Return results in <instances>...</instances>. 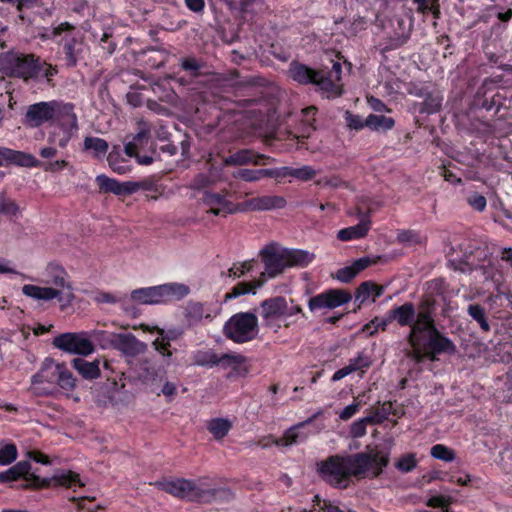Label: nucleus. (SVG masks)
Wrapping results in <instances>:
<instances>
[{
	"label": "nucleus",
	"instance_id": "1",
	"mask_svg": "<svg viewBox=\"0 0 512 512\" xmlns=\"http://www.w3.org/2000/svg\"><path fill=\"white\" fill-rule=\"evenodd\" d=\"M46 286L26 284L22 293L35 301L48 302L56 299L60 309L68 308L75 299L73 284L67 271L56 263H50L45 270Z\"/></svg>",
	"mask_w": 512,
	"mask_h": 512
},
{
	"label": "nucleus",
	"instance_id": "2",
	"mask_svg": "<svg viewBox=\"0 0 512 512\" xmlns=\"http://www.w3.org/2000/svg\"><path fill=\"white\" fill-rule=\"evenodd\" d=\"M448 263L463 273L481 271L485 280L493 279L496 272L487 247L475 240L464 239L456 248L452 247L448 254Z\"/></svg>",
	"mask_w": 512,
	"mask_h": 512
},
{
	"label": "nucleus",
	"instance_id": "3",
	"mask_svg": "<svg viewBox=\"0 0 512 512\" xmlns=\"http://www.w3.org/2000/svg\"><path fill=\"white\" fill-rule=\"evenodd\" d=\"M75 378L65 363L45 358L39 371L31 377L30 392L35 396L52 395L59 387L66 391L75 388Z\"/></svg>",
	"mask_w": 512,
	"mask_h": 512
},
{
	"label": "nucleus",
	"instance_id": "4",
	"mask_svg": "<svg viewBox=\"0 0 512 512\" xmlns=\"http://www.w3.org/2000/svg\"><path fill=\"white\" fill-rule=\"evenodd\" d=\"M413 349L414 358L421 362L435 361L439 355H453L457 351L454 342L438 328L429 330L415 338H407Z\"/></svg>",
	"mask_w": 512,
	"mask_h": 512
},
{
	"label": "nucleus",
	"instance_id": "5",
	"mask_svg": "<svg viewBox=\"0 0 512 512\" xmlns=\"http://www.w3.org/2000/svg\"><path fill=\"white\" fill-rule=\"evenodd\" d=\"M157 487L175 497L190 501L210 502L217 497L227 494L224 489H211L202 483L186 479H171L159 481Z\"/></svg>",
	"mask_w": 512,
	"mask_h": 512
},
{
	"label": "nucleus",
	"instance_id": "6",
	"mask_svg": "<svg viewBox=\"0 0 512 512\" xmlns=\"http://www.w3.org/2000/svg\"><path fill=\"white\" fill-rule=\"evenodd\" d=\"M190 289L182 283H166L157 286L135 289L130 294L133 302L143 305H157L180 300L187 296Z\"/></svg>",
	"mask_w": 512,
	"mask_h": 512
},
{
	"label": "nucleus",
	"instance_id": "7",
	"mask_svg": "<svg viewBox=\"0 0 512 512\" xmlns=\"http://www.w3.org/2000/svg\"><path fill=\"white\" fill-rule=\"evenodd\" d=\"M317 472L320 477L336 488H346L352 475V457L334 455L317 463Z\"/></svg>",
	"mask_w": 512,
	"mask_h": 512
},
{
	"label": "nucleus",
	"instance_id": "8",
	"mask_svg": "<svg viewBox=\"0 0 512 512\" xmlns=\"http://www.w3.org/2000/svg\"><path fill=\"white\" fill-rule=\"evenodd\" d=\"M224 335L235 343L253 340L258 332V319L250 312H240L231 316L223 327Z\"/></svg>",
	"mask_w": 512,
	"mask_h": 512
},
{
	"label": "nucleus",
	"instance_id": "9",
	"mask_svg": "<svg viewBox=\"0 0 512 512\" xmlns=\"http://www.w3.org/2000/svg\"><path fill=\"white\" fill-rule=\"evenodd\" d=\"M39 68V61L33 55L13 51L0 55V71L8 76L28 80L39 73Z\"/></svg>",
	"mask_w": 512,
	"mask_h": 512
},
{
	"label": "nucleus",
	"instance_id": "10",
	"mask_svg": "<svg viewBox=\"0 0 512 512\" xmlns=\"http://www.w3.org/2000/svg\"><path fill=\"white\" fill-rule=\"evenodd\" d=\"M72 103L51 100L31 104L27 107L24 123L29 127H40L45 123L52 124L64 113Z\"/></svg>",
	"mask_w": 512,
	"mask_h": 512
},
{
	"label": "nucleus",
	"instance_id": "11",
	"mask_svg": "<svg viewBox=\"0 0 512 512\" xmlns=\"http://www.w3.org/2000/svg\"><path fill=\"white\" fill-rule=\"evenodd\" d=\"M78 129V118L74 111V105L72 104L51 124L48 142L65 148L72 137L77 133Z\"/></svg>",
	"mask_w": 512,
	"mask_h": 512
},
{
	"label": "nucleus",
	"instance_id": "12",
	"mask_svg": "<svg viewBox=\"0 0 512 512\" xmlns=\"http://www.w3.org/2000/svg\"><path fill=\"white\" fill-rule=\"evenodd\" d=\"M320 414L321 412L318 411L307 420L290 427L281 438L273 439L272 444L276 446H291L305 442L310 435L317 434L325 428L324 423L315 422Z\"/></svg>",
	"mask_w": 512,
	"mask_h": 512
},
{
	"label": "nucleus",
	"instance_id": "13",
	"mask_svg": "<svg viewBox=\"0 0 512 512\" xmlns=\"http://www.w3.org/2000/svg\"><path fill=\"white\" fill-rule=\"evenodd\" d=\"M416 310L415 306L412 302H405L400 306L393 307L386 314V319L380 321L377 326H374V329L371 330L372 325L375 324L378 319L376 318L371 323L366 324L362 331L366 334L372 335L374 332L381 328L385 330L388 323L392 321H396L401 327H410L413 329V325L415 323Z\"/></svg>",
	"mask_w": 512,
	"mask_h": 512
},
{
	"label": "nucleus",
	"instance_id": "14",
	"mask_svg": "<svg viewBox=\"0 0 512 512\" xmlns=\"http://www.w3.org/2000/svg\"><path fill=\"white\" fill-rule=\"evenodd\" d=\"M53 345L67 353L88 356L95 351L88 331L63 333L53 339Z\"/></svg>",
	"mask_w": 512,
	"mask_h": 512
},
{
	"label": "nucleus",
	"instance_id": "15",
	"mask_svg": "<svg viewBox=\"0 0 512 512\" xmlns=\"http://www.w3.org/2000/svg\"><path fill=\"white\" fill-rule=\"evenodd\" d=\"M389 463L386 454H354V478H376Z\"/></svg>",
	"mask_w": 512,
	"mask_h": 512
},
{
	"label": "nucleus",
	"instance_id": "16",
	"mask_svg": "<svg viewBox=\"0 0 512 512\" xmlns=\"http://www.w3.org/2000/svg\"><path fill=\"white\" fill-rule=\"evenodd\" d=\"M435 309L436 300L434 298L426 297L420 301L413 329H410L407 338H415L420 336V334H425V332L437 328L434 319Z\"/></svg>",
	"mask_w": 512,
	"mask_h": 512
},
{
	"label": "nucleus",
	"instance_id": "17",
	"mask_svg": "<svg viewBox=\"0 0 512 512\" xmlns=\"http://www.w3.org/2000/svg\"><path fill=\"white\" fill-rule=\"evenodd\" d=\"M220 311L221 307L217 302L190 301L185 307L184 317L190 326H196L213 321Z\"/></svg>",
	"mask_w": 512,
	"mask_h": 512
},
{
	"label": "nucleus",
	"instance_id": "18",
	"mask_svg": "<svg viewBox=\"0 0 512 512\" xmlns=\"http://www.w3.org/2000/svg\"><path fill=\"white\" fill-rule=\"evenodd\" d=\"M260 255L265 266L263 275L273 278L287 268L285 248L276 243L266 245L260 251Z\"/></svg>",
	"mask_w": 512,
	"mask_h": 512
},
{
	"label": "nucleus",
	"instance_id": "19",
	"mask_svg": "<svg viewBox=\"0 0 512 512\" xmlns=\"http://www.w3.org/2000/svg\"><path fill=\"white\" fill-rule=\"evenodd\" d=\"M350 299V293L343 289H329L311 297L308 301V307L312 312L334 309L349 302Z\"/></svg>",
	"mask_w": 512,
	"mask_h": 512
},
{
	"label": "nucleus",
	"instance_id": "20",
	"mask_svg": "<svg viewBox=\"0 0 512 512\" xmlns=\"http://www.w3.org/2000/svg\"><path fill=\"white\" fill-rule=\"evenodd\" d=\"M333 63L331 71L326 75L324 72H316L312 84L327 93V97L340 94L339 81L341 79L342 66L339 61L331 60Z\"/></svg>",
	"mask_w": 512,
	"mask_h": 512
},
{
	"label": "nucleus",
	"instance_id": "21",
	"mask_svg": "<svg viewBox=\"0 0 512 512\" xmlns=\"http://www.w3.org/2000/svg\"><path fill=\"white\" fill-rule=\"evenodd\" d=\"M395 126V120L385 115L370 114L366 118L354 115V131L361 130L365 127L376 132H386Z\"/></svg>",
	"mask_w": 512,
	"mask_h": 512
},
{
	"label": "nucleus",
	"instance_id": "22",
	"mask_svg": "<svg viewBox=\"0 0 512 512\" xmlns=\"http://www.w3.org/2000/svg\"><path fill=\"white\" fill-rule=\"evenodd\" d=\"M203 203L208 207V212L215 216L225 217L237 211L233 203L219 193L205 192Z\"/></svg>",
	"mask_w": 512,
	"mask_h": 512
},
{
	"label": "nucleus",
	"instance_id": "23",
	"mask_svg": "<svg viewBox=\"0 0 512 512\" xmlns=\"http://www.w3.org/2000/svg\"><path fill=\"white\" fill-rule=\"evenodd\" d=\"M113 348L126 356L134 357L144 353L147 345L131 333H117Z\"/></svg>",
	"mask_w": 512,
	"mask_h": 512
},
{
	"label": "nucleus",
	"instance_id": "24",
	"mask_svg": "<svg viewBox=\"0 0 512 512\" xmlns=\"http://www.w3.org/2000/svg\"><path fill=\"white\" fill-rule=\"evenodd\" d=\"M17 164L24 167H38L41 161L33 155L12 150L6 147H0V165Z\"/></svg>",
	"mask_w": 512,
	"mask_h": 512
},
{
	"label": "nucleus",
	"instance_id": "25",
	"mask_svg": "<svg viewBox=\"0 0 512 512\" xmlns=\"http://www.w3.org/2000/svg\"><path fill=\"white\" fill-rule=\"evenodd\" d=\"M287 201L283 196L263 195L248 199L245 201V209L251 211H268L274 209H282L286 206Z\"/></svg>",
	"mask_w": 512,
	"mask_h": 512
},
{
	"label": "nucleus",
	"instance_id": "26",
	"mask_svg": "<svg viewBox=\"0 0 512 512\" xmlns=\"http://www.w3.org/2000/svg\"><path fill=\"white\" fill-rule=\"evenodd\" d=\"M287 311V301L283 297H274L266 299L261 303L260 315L266 325H270L274 320L284 316Z\"/></svg>",
	"mask_w": 512,
	"mask_h": 512
},
{
	"label": "nucleus",
	"instance_id": "27",
	"mask_svg": "<svg viewBox=\"0 0 512 512\" xmlns=\"http://www.w3.org/2000/svg\"><path fill=\"white\" fill-rule=\"evenodd\" d=\"M499 82H501V79H485L474 96L473 106L475 108H482L487 111L493 110L494 102L491 101L490 95L493 93V86Z\"/></svg>",
	"mask_w": 512,
	"mask_h": 512
},
{
	"label": "nucleus",
	"instance_id": "28",
	"mask_svg": "<svg viewBox=\"0 0 512 512\" xmlns=\"http://www.w3.org/2000/svg\"><path fill=\"white\" fill-rule=\"evenodd\" d=\"M262 159H269V157L250 149H241L226 157L224 164L226 166L259 165Z\"/></svg>",
	"mask_w": 512,
	"mask_h": 512
},
{
	"label": "nucleus",
	"instance_id": "29",
	"mask_svg": "<svg viewBox=\"0 0 512 512\" xmlns=\"http://www.w3.org/2000/svg\"><path fill=\"white\" fill-rule=\"evenodd\" d=\"M384 292V288L372 281H365L354 290V302L359 301L360 304L367 302L374 303Z\"/></svg>",
	"mask_w": 512,
	"mask_h": 512
},
{
	"label": "nucleus",
	"instance_id": "30",
	"mask_svg": "<svg viewBox=\"0 0 512 512\" xmlns=\"http://www.w3.org/2000/svg\"><path fill=\"white\" fill-rule=\"evenodd\" d=\"M371 208L354 207V240L364 238L371 229Z\"/></svg>",
	"mask_w": 512,
	"mask_h": 512
},
{
	"label": "nucleus",
	"instance_id": "31",
	"mask_svg": "<svg viewBox=\"0 0 512 512\" xmlns=\"http://www.w3.org/2000/svg\"><path fill=\"white\" fill-rule=\"evenodd\" d=\"M316 108L314 106L307 107L302 110V123L303 129L300 133L295 134L294 137L298 140V148H304L306 150H315L316 148L309 146L303 142V139L310 137V132L314 129L313 123L315 120Z\"/></svg>",
	"mask_w": 512,
	"mask_h": 512
},
{
	"label": "nucleus",
	"instance_id": "32",
	"mask_svg": "<svg viewBox=\"0 0 512 512\" xmlns=\"http://www.w3.org/2000/svg\"><path fill=\"white\" fill-rule=\"evenodd\" d=\"M423 101L417 104V111L420 114H435L441 110L443 95L441 92L434 86L428 92V95H425Z\"/></svg>",
	"mask_w": 512,
	"mask_h": 512
},
{
	"label": "nucleus",
	"instance_id": "33",
	"mask_svg": "<svg viewBox=\"0 0 512 512\" xmlns=\"http://www.w3.org/2000/svg\"><path fill=\"white\" fill-rule=\"evenodd\" d=\"M286 265L288 267H305L309 265L313 259L314 254L301 249H288L285 248Z\"/></svg>",
	"mask_w": 512,
	"mask_h": 512
},
{
	"label": "nucleus",
	"instance_id": "34",
	"mask_svg": "<svg viewBox=\"0 0 512 512\" xmlns=\"http://www.w3.org/2000/svg\"><path fill=\"white\" fill-rule=\"evenodd\" d=\"M74 368L86 379H96L100 376L99 361L88 362L77 358L73 360Z\"/></svg>",
	"mask_w": 512,
	"mask_h": 512
},
{
	"label": "nucleus",
	"instance_id": "35",
	"mask_svg": "<svg viewBox=\"0 0 512 512\" xmlns=\"http://www.w3.org/2000/svg\"><path fill=\"white\" fill-rule=\"evenodd\" d=\"M316 72L317 71L299 63H291L289 68L290 77L300 84L312 83Z\"/></svg>",
	"mask_w": 512,
	"mask_h": 512
},
{
	"label": "nucleus",
	"instance_id": "36",
	"mask_svg": "<svg viewBox=\"0 0 512 512\" xmlns=\"http://www.w3.org/2000/svg\"><path fill=\"white\" fill-rule=\"evenodd\" d=\"M92 344L96 343L102 349L113 348L117 333L94 329L88 331Z\"/></svg>",
	"mask_w": 512,
	"mask_h": 512
},
{
	"label": "nucleus",
	"instance_id": "37",
	"mask_svg": "<svg viewBox=\"0 0 512 512\" xmlns=\"http://www.w3.org/2000/svg\"><path fill=\"white\" fill-rule=\"evenodd\" d=\"M468 315L476 321L483 332H489L491 330L485 308L477 303L469 304L467 307Z\"/></svg>",
	"mask_w": 512,
	"mask_h": 512
},
{
	"label": "nucleus",
	"instance_id": "38",
	"mask_svg": "<svg viewBox=\"0 0 512 512\" xmlns=\"http://www.w3.org/2000/svg\"><path fill=\"white\" fill-rule=\"evenodd\" d=\"M245 362V357L239 353L229 352L218 354L216 366L237 370Z\"/></svg>",
	"mask_w": 512,
	"mask_h": 512
},
{
	"label": "nucleus",
	"instance_id": "39",
	"mask_svg": "<svg viewBox=\"0 0 512 512\" xmlns=\"http://www.w3.org/2000/svg\"><path fill=\"white\" fill-rule=\"evenodd\" d=\"M232 427V423L225 418H214L208 422L207 429L215 439L224 438Z\"/></svg>",
	"mask_w": 512,
	"mask_h": 512
},
{
	"label": "nucleus",
	"instance_id": "40",
	"mask_svg": "<svg viewBox=\"0 0 512 512\" xmlns=\"http://www.w3.org/2000/svg\"><path fill=\"white\" fill-rule=\"evenodd\" d=\"M145 332H157V334L163 337V340L167 341H175L179 339L183 335V330L177 327H172L167 330L159 328L158 326H149L146 324H141L139 326Z\"/></svg>",
	"mask_w": 512,
	"mask_h": 512
},
{
	"label": "nucleus",
	"instance_id": "41",
	"mask_svg": "<svg viewBox=\"0 0 512 512\" xmlns=\"http://www.w3.org/2000/svg\"><path fill=\"white\" fill-rule=\"evenodd\" d=\"M218 354L211 349L197 350L193 352L192 360L193 364L203 367H214L217 363Z\"/></svg>",
	"mask_w": 512,
	"mask_h": 512
},
{
	"label": "nucleus",
	"instance_id": "42",
	"mask_svg": "<svg viewBox=\"0 0 512 512\" xmlns=\"http://www.w3.org/2000/svg\"><path fill=\"white\" fill-rule=\"evenodd\" d=\"M108 143L99 137H86L84 139V149L91 151L94 157H102L108 151Z\"/></svg>",
	"mask_w": 512,
	"mask_h": 512
},
{
	"label": "nucleus",
	"instance_id": "43",
	"mask_svg": "<svg viewBox=\"0 0 512 512\" xmlns=\"http://www.w3.org/2000/svg\"><path fill=\"white\" fill-rule=\"evenodd\" d=\"M392 408L393 403L391 401L384 402L366 416V421L370 424H382L391 415Z\"/></svg>",
	"mask_w": 512,
	"mask_h": 512
},
{
	"label": "nucleus",
	"instance_id": "44",
	"mask_svg": "<svg viewBox=\"0 0 512 512\" xmlns=\"http://www.w3.org/2000/svg\"><path fill=\"white\" fill-rule=\"evenodd\" d=\"M57 484L67 488L82 487L85 484L81 481L79 475L72 471H63L54 476Z\"/></svg>",
	"mask_w": 512,
	"mask_h": 512
},
{
	"label": "nucleus",
	"instance_id": "45",
	"mask_svg": "<svg viewBox=\"0 0 512 512\" xmlns=\"http://www.w3.org/2000/svg\"><path fill=\"white\" fill-rule=\"evenodd\" d=\"M262 285V282L255 281L252 283L241 282L234 286L229 293L225 295V299H234L247 293H255V290Z\"/></svg>",
	"mask_w": 512,
	"mask_h": 512
},
{
	"label": "nucleus",
	"instance_id": "46",
	"mask_svg": "<svg viewBox=\"0 0 512 512\" xmlns=\"http://www.w3.org/2000/svg\"><path fill=\"white\" fill-rule=\"evenodd\" d=\"M434 86L435 84L430 81H410L406 90L412 96L423 98Z\"/></svg>",
	"mask_w": 512,
	"mask_h": 512
},
{
	"label": "nucleus",
	"instance_id": "47",
	"mask_svg": "<svg viewBox=\"0 0 512 512\" xmlns=\"http://www.w3.org/2000/svg\"><path fill=\"white\" fill-rule=\"evenodd\" d=\"M96 183L99 186V189L103 192H111L115 195H121V183L115 179L102 174L96 177Z\"/></svg>",
	"mask_w": 512,
	"mask_h": 512
},
{
	"label": "nucleus",
	"instance_id": "48",
	"mask_svg": "<svg viewBox=\"0 0 512 512\" xmlns=\"http://www.w3.org/2000/svg\"><path fill=\"white\" fill-rule=\"evenodd\" d=\"M397 241L401 244L413 246L421 245L423 238L420 233L415 230H399L397 233Z\"/></svg>",
	"mask_w": 512,
	"mask_h": 512
},
{
	"label": "nucleus",
	"instance_id": "49",
	"mask_svg": "<svg viewBox=\"0 0 512 512\" xmlns=\"http://www.w3.org/2000/svg\"><path fill=\"white\" fill-rule=\"evenodd\" d=\"M430 454L433 458L445 462H452L456 457L454 450L443 444H436L432 446Z\"/></svg>",
	"mask_w": 512,
	"mask_h": 512
},
{
	"label": "nucleus",
	"instance_id": "50",
	"mask_svg": "<svg viewBox=\"0 0 512 512\" xmlns=\"http://www.w3.org/2000/svg\"><path fill=\"white\" fill-rule=\"evenodd\" d=\"M466 202L477 212H483L487 206L486 197L476 191L468 193L466 196Z\"/></svg>",
	"mask_w": 512,
	"mask_h": 512
},
{
	"label": "nucleus",
	"instance_id": "51",
	"mask_svg": "<svg viewBox=\"0 0 512 512\" xmlns=\"http://www.w3.org/2000/svg\"><path fill=\"white\" fill-rule=\"evenodd\" d=\"M108 162L111 169L118 174H126L130 171L128 162L121 159L118 154L110 153Z\"/></svg>",
	"mask_w": 512,
	"mask_h": 512
},
{
	"label": "nucleus",
	"instance_id": "52",
	"mask_svg": "<svg viewBox=\"0 0 512 512\" xmlns=\"http://www.w3.org/2000/svg\"><path fill=\"white\" fill-rule=\"evenodd\" d=\"M417 466L415 454L408 453L403 455L396 463L395 467L404 473L411 472Z\"/></svg>",
	"mask_w": 512,
	"mask_h": 512
},
{
	"label": "nucleus",
	"instance_id": "53",
	"mask_svg": "<svg viewBox=\"0 0 512 512\" xmlns=\"http://www.w3.org/2000/svg\"><path fill=\"white\" fill-rule=\"evenodd\" d=\"M17 458V448L14 444H7L0 448V465L11 464Z\"/></svg>",
	"mask_w": 512,
	"mask_h": 512
},
{
	"label": "nucleus",
	"instance_id": "54",
	"mask_svg": "<svg viewBox=\"0 0 512 512\" xmlns=\"http://www.w3.org/2000/svg\"><path fill=\"white\" fill-rule=\"evenodd\" d=\"M489 16L493 18V23H497V29H505L504 24L507 23L512 17V10L499 11L494 8L490 11Z\"/></svg>",
	"mask_w": 512,
	"mask_h": 512
},
{
	"label": "nucleus",
	"instance_id": "55",
	"mask_svg": "<svg viewBox=\"0 0 512 512\" xmlns=\"http://www.w3.org/2000/svg\"><path fill=\"white\" fill-rule=\"evenodd\" d=\"M317 174V171L309 165H304L299 168H293L292 167V177L301 180V181H308L314 178Z\"/></svg>",
	"mask_w": 512,
	"mask_h": 512
},
{
	"label": "nucleus",
	"instance_id": "56",
	"mask_svg": "<svg viewBox=\"0 0 512 512\" xmlns=\"http://www.w3.org/2000/svg\"><path fill=\"white\" fill-rule=\"evenodd\" d=\"M409 35L410 34H398L396 38H389L388 41L379 45L381 52L384 53L399 48L408 41Z\"/></svg>",
	"mask_w": 512,
	"mask_h": 512
},
{
	"label": "nucleus",
	"instance_id": "57",
	"mask_svg": "<svg viewBox=\"0 0 512 512\" xmlns=\"http://www.w3.org/2000/svg\"><path fill=\"white\" fill-rule=\"evenodd\" d=\"M147 138V134L145 131L139 132L137 135L134 136L132 141H129L124 146V151L127 156L129 157H136V149L138 144H141L144 139Z\"/></svg>",
	"mask_w": 512,
	"mask_h": 512
},
{
	"label": "nucleus",
	"instance_id": "58",
	"mask_svg": "<svg viewBox=\"0 0 512 512\" xmlns=\"http://www.w3.org/2000/svg\"><path fill=\"white\" fill-rule=\"evenodd\" d=\"M234 177L246 182H256L261 179L260 169H240L234 173Z\"/></svg>",
	"mask_w": 512,
	"mask_h": 512
},
{
	"label": "nucleus",
	"instance_id": "59",
	"mask_svg": "<svg viewBox=\"0 0 512 512\" xmlns=\"http://www.w3.org/2000/svg\"><path fill=\"white\" fill-rule=\"evenodd\" d=\"M18 212L17 204L6 197H0V216H14Z\"/></svg>",
	"mask_w": 512,
	"mask_h": 512
},
{
	"label": "nucleus",
	"instance_id": "60",
	"mask_svg": "<svg viewBox=\"0 0 512 512\" xmlns=\"http://www.w3.org/2000/svg\"><path fill=\"white\" fill-rule=\"evenodd\" d=\"M240 9L244 13H258L263 10V0H240Z\"/></svg>",
	"mask_w": 512,
	"mask_h": 512
},
{
	"label": "nucleus",
	"instance_id": "61",
	"mask_svg": "<svg viewBox=\"0 0 512 512\" xmlns=\"http://www.w3.org/2000/svg\"><path fill=\"white\" fill-rule=\"evenodd\" d=\"M153 348L164 358L170 359L172 357V352L169 350L170 341L163 340V337L159 336L152 343Z\"/></svg>",
	"mask_w": 512,
	"mask_h": 512
},
{
	"label": "nucleus",
	"instance_id": "62",
	"mask_svg": "<svg viewBox=\"0 0 512 512\" xmlns=\"http://www.w3.org/2000/svg\"><path fill=\"white\" fill-rule=\"evenodd\" d=\"M450 503L451 502H450L449 498H447L443 495H436V496L430 497L427 500L426 505L431 508H441V509H443V511H445V510H448Z\"/></svg>",
	"mask_w": 512,
	"mask_h": 512
},
{
	"label": "nucleus",
	"instance_id": "63",
	"mask_svg": "<svg viewBox=\"0 0 512 512\" xmlns=\"http://www.w3.org/2000/svg\"><path fill=\"white\" fill-rule=\"evenodd\" d=\"M378 257L371 258L369 256H365L359 259L354 260V276L365 270L372 264L377 262Z\"/></svg>",
	"mask_w": 512,
	"mask_h": 512
},
{
	"label": "nucleus",
	"instance_id": "64",
	"mask_svg": "<svg viewBox=\"0 0 512 512\" xmlns=\"http://www.w3.org/2000/svg\"><path fill=\"white\" fill-rule=\"evenodd\" d=\"M30 469L31 465L28 461H20L10 468V472L16 473L18 478L25 477L26 479H28L27 475L29 474Z\"/></svg>",
	"mask_w": 512,
	"mask_h": 512
}]
</instances>
